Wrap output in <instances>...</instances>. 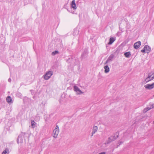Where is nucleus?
I'll return each instance as SVG.
<instances>
[{"label":"nucleus","instance_id":"obj_19","mask_svg":"<svg viewBox=\"0 0 154 154\" xmlns=\"http://www.w3.org/2000/svg\"><path fill=\"white\" fill-rule=\"evenodd\" d=\"M124 55H125V57H129L131 55V53L130 52H128L125 53L124 54Z\"/></svg>","mask_w":154,"mask_h":154},{"label":"nucleus","instance_id":"obj_11","mask_svg":"<svg viewBox=\"0 0 154 154\" xmlns=\"http://www.w3.org/2000/svg\"><path fill=\"white\" fill-rule=\"evenodd\" d=\"M114 57V55L113 54L110 55L107 59L106 62L107 63L110 61H112Z\"/></svg>","mask_w":154,"mask_h":154},{"label":"nucleus","instance_id":"obj_26","mask_svg":"<svg viewBox=\"0 0 154 154\" xmlns=\"http://www.w3.org/2000/svg\"><path fill=\"white\" fill-rule=\"evenodd\" d=\"M8 81L9 82H11V79L10 78H9L8 79Z\"/></svg>","mask_w":154,"mask_h":154},{"label":"nucleus","instance_id":"obj_4","mask_svg":"<svg viewBox=\"0 0 154 154\" xmlns=\"http://www.w3.org/2000/svg\"><path fill=\"white\" fill-rule=\"evenodd\" d=\"M74 91L77 95H81L84 94V92L82 91L77 86L75 85L73 87Z\"/></svg>","mask_w":154,"mask_h":154},{"label":"nucleus","instance_id":"obj_1","mask_svg":"<svg viewBox=\"0 0 154 154\" xmlns=\"http://www.w3.org/2000/svg\"><path fill=\"white\" fill-rule=\"evenodd\" d=\"M53 72L52 70H49L46 72L43 76L44 79L45 80H48L53 75Z\"/></svg>","mask_w":154,"mask_h":154},{"label":"nucleus","instance_id":"obj_15","mask_svg":"<svg viewBox=\"0 0 154 154\" xmlns=\"http://www.w3.org/2000/svg\"><path fill=\"white\" fill-rule=\"evenodd\" d=\"M79 31L77 29H75L73 31V35L75 36L78 35L79 33Z\"/></svg>","mask_w":154,"mask_h":154},{"label":"nucleus","instance_id":"obj_20","mask_svg":"<svg viewBox=\"0 0 154 154\" xmlns=\"http://www.w3.org/2000/svg\"><path fill=\"white\" fill-rule=\"evenodd\" d=\"M111 138L110 137L108 138V139L106 141V142L105 143V144H108L112 141V140H111Z\"/></svg>","mask_w":154,"mask_h":154},{"label":"nucleus","instance_id":"obj_3","mask_svg":"<svg viewBox=\"0 0 154 154\" xmlns=\"http://www.w3.org/2000/svg\"><path fill=\"white\" fill-rule=\"evenodd\" d=\"M59 132V129L58 126L57 125L56 126L55 128L54 129L53 133V136L54 138H56L57 137V136Z\"/></svg>","mask_w":154,"mask_h":154},{"label":"nucleus","instance_id":"obj_21","mask_svg":"<svg viewBox=\"0 0 154 154\" xmlns=\"http://www.w3.org/2000/svg\"><path fill=\"white\" fill-rule=\"evenodd\" d=\"M111 138L110 137L108 138V139L106 141V142L105 143V144H108L112 141V140H111Z\"/></svg>","mask_w":154,"mask_h":154},{"label":"nucleus","instance_id":"obj_23","mask_svg":"<svg viewBox=\"0 0 154 154\" xmlns=\"http://www.w3.org/2000/svg\"><path fill=\"white\" fill-rule=\"evenodd\" d=\"M31 126L32 128H34L35 127V122L33 120H32L31 121Z\"/></svg>","mask_w":154,"mask_h":154},{"label":"nucleus","instance_id":"obj_10","mask_svg":"<svg viewBox=\"0 0 154 154\" xmlns=\"http://www.w3.org/2000/svg\"><path fill=\"white\" fill-rule=\"evenodd\" d=\"M97 129L98 128L97 126H94L92 132V135L91 136H92L97 131Z\"/></svg>","mask_w":154,"mask_h":154},{"label":"nucleus","instance_id":"obj_13","mask_svg":"<svg viewBox=\"0 0 154 154\" xmlns=\"http://www.w3.org/2000/svg\"><path fill=\"white\" fill-rule=\"evenodd\" d=\"M118 137V135L117 134H115L113 135L110 137L111 138V140L112 141L115 140Z\"/></svg>","mask_w":154,"mask_h":154},{"label":"nucleus","instance_id":"obj_9","mask_svg":"<svg viewBox=\"0 0 154 154\" xmlns=\"http://www.w3.org/2000/svg\"><path fill=\"white\" fill-rule=\"evenodd\" d=\"M23 137L22 135H19L17 139V142L18 143H22L23 142Z\"/></svg>","mask_w":154,"mask_h":154},{"label":"nucleus","instance_id":"obj_28","mask_svg":"<svg viewBox=\"0 0 154 154\" xmlns=\"http://www.w3.org/2000/svg\"><path fill=\"white\" fill-rule=\"evenodd\" d=\"M121 143H122V142H120L119 145L121 144Z\"/></svg>","mask_w":154,"mask_h":154},{"label":"nucleus","instance_id":"obj_14","mask_svg":"<svg viewBox=\"0 0 154 154\" xmlns=\"http://www.w3.org/2000/svg\"><path fill=\"white\" fill-rule=\"evenodd\" d=\"M105 72V73H108L109 71V68L107 65H106L104 66Z\"/></svg>","mask_w":154,"mask_h":154},{"label":"nucleus","instance_id":"obj_25","mask_svg":"<svg viewBox=\"0 0 154 154\" xmlns=\"http://www.w3.org/2000/svg\"><path fill=\"white\" fill-rule=\"evenodd\" d=\"M150 107H151V108H152L154 107V103L151 104V106Z\"/></svg>","mask_w":154,"mask_h":154},{"label":"nucleus","instance_id":"obj_12","mask_svg":"<svg viewBox=\"0 0 154 154\" xmlns=\"http://www.w3.org/2000/svg\"><path fill=\"white\" fill-rule=\"evenodd\" d=\"M7 102L8 103H13L12 100L10 96H8L6 98Z\"/></svg>","mask_w":154,"mask_h":154},{"label":"nucleus","instance_id":"obj_16","mask_svg":"<svg viewBox=\"0 0 154 154\" xmlns=\"http://www.w3.org/2000/svg\"><path fill=\"white\" fill-rule=\"evenodd\" d=\"M115 39L113 37H111L109 39V41L108 43V44L109 45H111L115 41Z\"/></svg>","mask_w":154,"mask_h":154},{"label":"nucleus","instance_id":"obj_17","mask_svg":"<svg viewBox=\"0 0 154 154\" xmlns=\"http://www.w3.org/2000/svg\"><path fill=\"white\" fill-rule=\"evenodd\" d=\"M152 109L151 107H148L146 108H145L143 110V112L144 113H146L147 111L149 110Z\"/></svg>","mask_w":154,"mask_h":154},{"label":"nucleus","instance_id":"obj_6","mask_svg":"<svg viewBox=\"0 0 154 154\" xmlns=\"http://www.w3.org/2000/svg\"><path fill=\"white\" fill-rule=\"evenodd\" d=\"M78 2L77 1H72L71 4V7L73 10H75L76 9L77 7L78 6Z\"/></svg>","mask_w":154,"mask_h":154},{"label":"nucleus","instance_id":"obj_22","mask_svg":"<svg viewBox=\"0 0 154 154\" xmlns=\"http://www.w3.org/2000/svg\"><path fill=\"white\" fill-rule=\"evenodd\" d=\"M87 51H85L83 54H82V57L83 58H85L86 56H87Z\"/></svg>","mask_w":154,"mask_h":154},{"label":"nucleus","instance_id":"obj_5","mask_svg":"<svg viewBox=\"0 0 154 154\" xmlns=\"http://www.w3.org/2000/svg\"><path fill=\"white\" fill-rule=\"evenodd\" d=\"M150 50L151 48L148 45H146L144 47L143 49L141 51V52L143 53L146 52L149 53L150 51Z\"/></svg>","mask_w":154,"mask_h":154},{"label":"nucleus","instance_id":"obj_18","mask_svg":"<svg viewBox=\"0 0 154 154\" xmlns=\"http://www.w3.org/2000/svg\"><path fill=\"white\" fill-rule=\"evenodd\" d=\"M2 154H9V150L8 149H6L2 153Z\"/></svg>","mask_w":154,"mask_h":154},{"label":"nucleus","instance_id":"obj_29","mask_svg":"<svg viewBox=\"0 0 154 154\" xmlns=\"http://www.w3.org/2000/svg\"><path fill=\"white\" fill-rule=\"evenodd\" d=\"M153 123L154 124V121L153 122Z\"/></svg>","mask_w":154,"mask_h":154},{"label":"nucleus","instance_id":"obj_8","mask_svg":"<svg viewBox=\"0 0 154 154\" xmlns=\"http://www.w3.org/2000/svg\"><path fill=\"white\" fill-rule=\"evenodd\" d=\"M141 45V42L140 41H138L134 44V48L135 49H137L140 47Z\"/></svg>","mask_w":154,"mask_h":154},{"label":"nucleus","instance_id":"obj_7","mask_svg":"<svg viewBox=\"0 0 154 154\" xmlns=\"http://www.w3.org/2000/svg\"><path fill=\"white\" fill-rule=\"evenodd\" d=\"M145 88L147 89L151 90L154 88V83L151 84H147L144 86Z\"/></svg>","mask_w":154,"mask_h":154},{"label":"nucleus","instance_id":"obj_27","mask_svg":"<svg viewBox=\"0 0 154 154\" xmlns=\"http://www.w3.org/2000/svg\"><path fill=\"white\" fill-rule=\"evenodd\" d=\"M68 11H69V12H70L72 13L73 14H74V12H70V11H69V10H68Z\"/></svg>","mask_w":154,"mask_h":154},{"label":"nucleus","instance_id":"obj_2","mask_svg":"<svg viewBox=\"0 0 154 154\" xmlns=\"http://www.w3.org/2000/svg\"><path fill=\"white\" fill-rule=\"evenodd\" d=\"M154 79V72H151L148 74V76L145 79L144 82L146 83Z\"/></svg>","mask_w":154,"mask_h":154},{"label":"nucleus","instance_id":"obj_24","mask_svg":"<svg viewBox=\"0 0 154 154\" xmlns=\"http://www.w3.org/2000/svg\"><path fill=\"white\" fill-rule=\"evenodd\" d=\"M58 53V52L57 51H53L52 52V54L53 55H54Z\"/></svg>","mask_w":154,"mask_h":154}]
</instances>
